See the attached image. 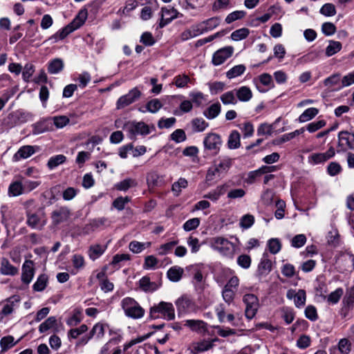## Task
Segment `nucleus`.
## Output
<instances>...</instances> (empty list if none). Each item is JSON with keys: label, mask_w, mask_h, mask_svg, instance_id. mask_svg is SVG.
<instances>
[{"label": "nucleus", "mask_w": 354, "mask_h": 354, "mask_svg": "<svg viewBox=\"0 0 354 354\" xmlns=\"http://www.w3.org/2000/svg\"><path fill=\"white\" fill-rule=\"evenodd\" d=\"M342 48V45L339 41L330 40L328 41V45L326 48V55L327 57H331L333 55L337 53L339 51H340Z\"/></svg>", "instance_id": "nucleus-32"}, {"label": "nucleus", "mask_w": 354, "mask_h": 354, "mask_svg": "<svg viewBox=\"0 0 354 354\" xmlns=\"http://www.w3.org/2000/svg\"><path fill=\"white\" fill-rule=\"evenodd\" d=\"M185 326L194 331L202 332L205 330V323L201 320L188 319L185 321Z\"/></svg>", "instance_id": "nucleus-31"}, {"label": "nucleus", "mask_w": 354, "mask_h": 354, "mask_svg": "<svg viewBox=\"0 0 354 354\" xmlns=\"http://www.w3.org/2000/svg\"><path fill=\"white\" fill-rule=\"evenodd\" d=\"M200 224V219L198 218H193L189 219L183 224V229L186 232L195 230Z\"/></svg>", "instance_id": "nucleus-58"}, {"label": "nucleus", "mask_w": 354, "mask_h": 354, "mask_svg": "<svg viewBox=\"0 0 354 354\" xmlns=\"http://www.w3.org/2000/svg\"><path fill=\"white\" fill-rule=\"evenodd\" d=\"M269 251L272 254H277L281 248V244L278 239H271L268 242Z\"/></svg>", "instance_id": "nucleus-54"}, {"label": "nucleus", "mask_w": 354, "mask_h": 354, "mask_svg": "<svg viewBox=\"0 0 354 354\" xmlns=\"http://www.w3.org/2000/svg\"><path fill=\"white\" fill-rule=\"evenodd\" d=\"M306 242V237L304 234H297L295 236L292 241L291 245L292 247L299 248L302 247Z\"/></svg>", "instance_id": "nucleus-63"}, {"label": "nucleus", "mask_w": 354, "mask_h": 354, "mask_svg": "<svg viewBox=\"0 0 354 354\" xmlns=\"http://www.w3.org/2000/svg\"><path fill=\"white\" fill-rule=\"evenodd\" d=\"M123 129L128 132L131 139L138 135L146 136L150 133L148 125L143 122H129L124 125Z\"/></svg>", "instance_id": "nucleus-6"}, {"label": "nucleus", "mask_w": 354, "mask_h": 354, "mask_svg": "<svg viewBox=\"0 0 354 354\" xmlns=\"http://www.w3.org/2000/svg\"><path fill=\"white\" fill-rule=\"evenodd\" d=\"M162 106V104L158 99H153L147 102L146 109L150 113H155L158 112Z\"/></svg>", "instance_id": "nucleus-47"}, {"label": "nucleus", "mask_w": 354, "mask_h": 354, "mask_svg": "<svg viewBox=\"0 0 354 354\" xmlns=\"http://www.w3.org/2000/svg\"><path fill=\"white\" fill-rule=\"evenodd\" d=\"M245 66L243 64L236 65L226 73L228 79H233L243 74L245 71Z\"/></svg>", "instance_id": "nucleus-40"}, {"label": "nucleus", "mask_w": 354, "mask_h": 354, "mask_svg": "<svg viewBox=\"0 0 354 354\" xmlns=\"http://www.w3.org/2000/svg\"><path fill=\"white\" fill-rule=\"evenodd\" d=\"M27 223L32 228L41 230L46 224V218L44 214H41L40 216L36 214H32L28 215Z\"/></svg>", "instance_id": "nucleus-15"}, {"label": "nucleus", "mask_w": 354, "mask_h": 354, "mask_svg": "<svg viewBox=\"0 0 354 354\" xmlns=\"http://www.w3.org/2000/svg\"><path fill=\"white\" fill-rule=\"evenodd\" d=\"M24 188L22 183L19 180H15L10 183L8 187V196L10 197H17L24 193Z\"/></svg>", "instance_id": "nucleus-25"}, {"label": "nucleus", "mask_w": 354, "mask_h": 354, "mask_svg": "<svg viewBox=\"0 0 354 354\" xmlns=\"http://www.w3.org/2000/svg\"><path fill=\"white\" fill-rule=\"evenodd\" d=\"M184 270L178 266H173L169 269L167 275L168 279L173 282H177L182 278Z\"/></svg>", "instance_id": "nucleus-26"}, {"label": "nucleus", "mask_w": 354, "mask_h": 354, "mask_svg": "<svg viewBox=\"0 0 354 354\" xmlns=\"http://www.w3.org/2000/svg\"><path fill=\"white\" fill-rule=\"evenodd\" d=\"M91 80V75L88 72H83L78 75L77 80L79 82V86L85 88Z\"/></svg>", "instance_id": "nucleus-64"}, {"label": "nucleus", "mask_w": 354, "mask_h": 354, "mask_svg": "<svg viewBox=\"0 0 354 354\" xmlns=\"http://www.w3.org/2000/svg\"><path fill=\"white\" fill-rule=\"evenodd\" d=\"M121 307L127 317L138 319L143 317L145 311L144 308L132 297H125L121 301Z\"/></svg>", "instance_id": "nucleus-2"}, {"label": "nucleus", "mask_w": 354, "mask_h": 354, "mask_svg": "<svg viewBox=\"0 0 354 354\" xmlns=\"http://www.w3.org/2000/svg\"><path fill=\"white\" fill-rule=\"evenodd\" d=\"M335 155V149L333 146H330L324 153H315L311 154L308 156V161L312 165L322 164L333 158Z\"/></svg>", "instance_id": "nucleus-11"}, {"label": "nucleus", "mask_w": 354, "mask_h": 354, "mask_svg": "<svg viewBox=\"0 0 354 354\" xmlns=\"http://www.w3.org/2000/svg\"><path fill=\"white\" fill-rule=\"evenodd\" d=\"M136 185V180L132 178H127L116 184L115 187L121 191H126Z\"/></svg>", "instance_id": "nucleus-51"}, {"label": "nucleus", "mask_w": 354, "mask_h": 354, "mask_svg": "<svg viewBox=\"0 0 354 354\" xmlns=\"http://www.w3.org/2000/svg\"><path fill=\"white\" fill-rule=\"evenodd\" d=\"M211 248L218 251L221 255L232 258L234 253V245L227 239L216 236L212 239Z\"/></svg>", "instance_id": "nucleus-4"}, {"label": "nucleus", "mask_w": 354, "mask_h": 354, "mask_svg": "<svg viewBox=\"0 0 354 354\" xmlns=\"http://www.w3.org/2000/svg\"><path fill=\"white\" fill-rule=\"evenodd\" d=\"M0 272L3 275L15 276L18 273V269L12 266L8 259L2 258L1 260Z\"/></svg>", "instance_id": "nucleus-21"}, {"label": "nucleus", "mask_w": 354, "mask_h": 354, "mask_svg": "<svg viewBox=\"0 0 354 354\" xmlns=\"http://www.w3.org/2000/svg\"><path fill=\"white\" fill-rule=\"evenodd\" d=\"M161 314L167 320H173L175 318V310L171 303L160 301L158 305L150 308L149 315L153 319H156Z\"/></svg>", "instance_id": "nucleus-5"}, {"label": "nucleus", "mask_w": 354, "mask_h": 354, "mask_svg": "<svg viewBox=\"0 0 354 354\" xmlns=\"http://www.w3.org/2000/svg\"><path fill=\"white\" fill-rule=\"evenodd\" d=\"M272 262L268 258L267 254H263V257L259 265V272L261 274H266L271 271Z\"/></svg>", "instance_id": "nucleus-30"}, {"label": "nucleus", "mask_w": 354, "mask_h": 354, "mask_svg": "<svg viewBox=\"0 0 354 354\" xmlns=\"http://www.w3.org/2000/svg\"><path fill=\"white\" fill-rule=\"evenodd\" d=\"M243 301L245 304V317L248 319H252L256 315L259 309V299L254 294H245L243 296Z\"/></svg>", "instance_id": "nucleus-7"}, {"label": "nucleus", "mask_w": 354, "mask_h": 354, "mask_svg": "<svg viewBox=\"0 0 354 354\" xmlns=\"http://www.w3.org/2000/svg\"><path fill=\"white\" fill-rule=\"evenodd\" d=\"M35 274L34 263L31 260H26L22 266L21 281L29 284Z\"/></svg>", "instance_id": "nucleus-13"}, {"label": "nucleus", "mask_w": 354, "mask_h": 354, "mask_svg": "<svg viewBox=\"0 0 354 354\" xmlns=\"http://www.w3.org/2000/svg\"><path fill=\"white\" fill-rule=\"evenodd\" d=\"M222 296L224 301L228 304H230L234 301L235 290L227 287H224L222 291Z\"/></svg>", "instance_id": "nucleus-59"}, {"label": "nucleus", "mask_w": 354, "mask_h": 354, "mask_svg": "<svg viewBox=\"0 0 354 354\" xmlns=\"http://www.w3.org/2000/svg\"><path fill=\"white\" fill-rule=\"evenodd\" d=\"M240 134L236 130H234L230 134L227 145L231 149H237L240 146Z\"/></svg>", "instance_id": "nucleus-38"}, {"label": "nucleus", "mask_w": 354, "mask_h": 354, "mask_svg": "<svg viewBox=\"0 0 354 354\" xmlns=\"http://www.w3.org/2000/svg\"><path fill=\"white\" fill-rule=\"evenodd\" d=\"M66 160L65 156L62 154L52 156L48 162V167L50 169H53L61 164H63Z\"/></svg>", "instance_id": "nucleus-42"}, {"label": "nucleus", "mask_w": 354, "mask_h": 354, "mask_svg": "<svg viewBox=\"0 0 354 354\" xmlns=\"http://www.w3.org/2000/svg\"><path fill=\"white\" fill-rule=\"evenodd\" d=\"M221 137L216 133H207L203 140L204 147L213 154H217L222 146Z\"/></svg>", "instance_id": "nucleus-9"}, {"label": "nucleus", "mask_w": 354, "mask_h": 354, "mask_svg": "<svg viewBox=\"0 0 354 354\" xmlns=\"http://www.w3.org/2000/svg\"><path fill=\"white\" fill-rule=\"evenodd\" d=\"M341 165L337 162H331L327 167V172L330 176H335L342 171Z\"/></svg>", "instance_id": "nucleus-60"}, {"label": "nucleus", "mask_w": 354, "mask_h": 354, "mask_svg": "<svg viewBox=\"0 0 354 354\" xmlns=\"http://www.w3.org/2000/svg\"><path fill=\"white\" fill-rule=\"evenodd\" d=\"M236 99L240 102H249L253 96L252 90L246 86H242L236 89H234Z\"/></svg>", "instance_id": "nucleus-20"}, {"label": "nucleus", "mask_w": 354, "mask_h": 354, "mask_svg": "<svg viewBox=\"0 0 354 354\" xmlns=\"http://www.w3.org/2000/svg\"><path fill=\"white\" fill-rule=\"evenodd\" d=\"M139 288L144 292H153L161 285L160 283L151 281L147 276L142 277L138 281Z\"/></svg>", "instance_id": "nucleus-17"}, {"label": "nucleus", "mask_w": 354, "mask_h": 354, "mask_svg": "<svg viewBox=\"0 0 354 354\" xmlns=\"http://www.w3.org/2000/svg\"><path fill=\"white\" fill-rule=\"evenodd\" d=\"M221 101L225 105L233 104L235 105L237 103V99L234 89L232 91H227L222 94L220 97Z\"/></svg>", "instance_id": "nucleus-37"}, {"label": "nucleus", "mask_w": 354, "mask_h": 354, "mask_svg": "<svg viewBox=\"0 0 354 354\" xmlns=\"http://www.w3.org/2000/svg\"><path fill=\"white\" fill-rule=\"evenodd\" d=\"M337 152L354 149V133L340 131L338 133Z\"/></svg>", "instance_id": "nucleus-10"}, {"label": "nucleus", "mask_w": 354, "mask_h": 354, "mask_svg": "<svg viewBox=\"0 0 354 354\" xmlns=\"http://www.w3.org/2000/svg\"><path fill=\"white\" fill-rule=\"evenodd\" d=\"M178 241H172L165 244L161 245L158 248V254L160 255H165L170 252L177 244Z\"/></svg>", "instance_id": "nucleus-53"}, {"label": "nucleus", "mask_w": 354, "mask_h": 354, "mask_svg": "<svg viewBox=\"0 0 354 354\" xmlns=\"http://www.w3.org/2000/svg\"><path fill=\"white\" fill-rule=\"evenodd\" d=\"M338 348L342 354H348L351 350V344L348 339L344 338L339 342Z\"/></svg>", "instance_id": "nucleus-62"}, {"label": "nucleus", "mask_w": 354, "mask_h": 354, "mask_svg": "<svg viewBox=\"0 0 354 354\" xmlns=\"http://www.w3.org/2000/svg\"><path fill=\"white\" fill-rule=\"evenodd\" d=\"M259 82L268 88H272L274 86L272 76L268 73H263L259 76Z\"/></svg>", "instance_id": "nucleus-61"}, {"label": "nucleus", "mask_w": 354, "mask_h": 354, "mask_svg": "<svg viewBox=\"0 0 354 354\" xmlns=\"http://www.w3.org/2000/svg\"><path fill=\"white\" fill-rule=\"evenodd\" d=\"M147 182L149 187H160L164 185V176L156 171L148 173Z\"/></svg>", "instance_id": "nucleus-22"}, {"label": "nucleus", "mask_w": 354, "mask_h": 354, "mask_svg": "<svg viewBox=\"0 0 354 354\" xmlns=\"http://www.w3.org/2000/svg\"><path fill=\"white\" fill-rule=\"evenodd\" d=\"M192 82L190 77L186 74H180L175 76L173 79V84L177 88L187 87V84Z\"/></svg>", "instance_id": "nucleus-33"}, {"label": "nucleus", "mask_w": 354, "mask_h": 354, "mask_svg": "<svg viewBox=\"0 0 354 354\" xmlns=\"http://www.w3.org/2000/svg\"><path fill=\"white\" fill-rule=\"evenodd\" d=\"M176 306L179 313H187L194 308L193 301L187 297H182L176 301Z\"/></svg>", "instance_id": "nucleus-19"}, {"label": "nucleus", "mask_w": 354, "mask_h": 354, "mask_svg": "<svg viewBox=\"0 0 354 354\" xmlns=\"http://www.w3.org/2000/svg\"><path fill=\"white\" fill-rule=\"evenodd\" d=\"M306 295L304 290L300 289L294 295V302L297 308L304 306L306 303Z\"/></svg>", "instance_id": "nucleus-43"}, {"label": "nucleus", "mask_w": 354, "mask_h": 354, "mask_svg": "<svg viewBox=\"0 0 354 354\" xmlns=\"http://www.w3.org/2000/svg\"><path fill=\"white\" fill-rule=\"evenodd\" d=\"M19 301V297L17 295H14L5 301V304L3 306L1 312L3 316H8L12 313L14 311L15 303H18Z\"/></svg>", "instance_id": "nucleus-23"}, {"label": "nucleus", "mask_w": 354, "mask_h": 354, "mask_svg": "<svg viewBox=\"0 0 354 354\" xmlns=\"http://www.w3.org/2000/svg\"><path fill=\"white\" fill-rule=\"evenodd\" d=\"M88 17L87 9H81L77 15L73 20L63 28L59 30L54 35L48 38V40H53V42H57L59 40H62L66 38L69 34L80 28L86 21Z\"/></svg>", "instance_id": "nucleus-1"}, {"label": "nucleus", "mask_w": 354, "mask_h": 354, "mask_svg": "<svg viewBox=\"0 0 354 354\" xmlns=\"http://www.w3.org/2000/svg\"><path fill=\"white\" fill-rule=\"evenodd\" d=\"M221 106L218 102L212 104L205 111L204 115L209 120L216 118L221 113Z\"/></svg>", "instance_id": "nucleus-28"}, {"label": "nucleus", "mask_w": 354, "mask_h": 354, "mask_svg": "<svg viewBox=\"0 0 354 354\" xmlns=\"http://www.w3.org/2000/svg\"><path fill=\"white\" fill-rule=\"evenodd\" d=\"M192 130L194 132H203L209 126L208 123L203 118H194L191 121Z\"/></svg>", "instance_id": "nucleus-34"}, {"label": "nucleus", "mask_w": 354, "mask_h": 354, "mask_svg": "<svg viewBox=\"0 0 354 354\" xmlns=\"http://www.w3.org/2000/svg\"><path fill=\"white\" fill-rule=\"evenodd\" d=\"M344 291L341 288H337L335 291L332 292L327 297V301L332 304H337L342 296L343 295Z\"/></svg>", "instance_id": "nucleus-49"}, {"label": "nucleus", "mask_w": 354, "mask_h": 354, "mask_svg": "<svg viewBox=\"0 0 354 354\" xmlns=\"http://www.w3.org/2000/svg\"><path fill=\"white\" fill-rule=\"evenodd\" d=\"M220 18L214 17L209 18L205 21H203L196 25L199 29L201 34L202 35L205 32H209L216 28L220 24Z\"/></svg>", "instance_id": "nucleus-14"}, {"label": "nucleus", "mask_w": 354, "mask_h": 354, "mask_svg": "<svg viewBox=\"0 0 354 354\" xmlns=\"http://www.w3.org/2000/svg\"><path fill=\"white\" fill-rule=\"evenodd\" d=\"M17 342H15L12 336L3 337L0 341V345L3 351H7L14 346Z\"/></svg>", "instance_id": "nucleus-55"}, {"label": "nucleus", "mask_w": 354, "mask_h": 354, "mask_svg": "<svg viewBox=\"0 0 354 354\" xmlns=\"http://www.w3.org/2000/svg\"><path fill=\"white\" fill-rule=\"evenodd\" d=\"M106 246L95 244L89 248L88 256L92 260L99 258L106 250Z\"/></svg>", "instance_id": "nucleus-29"}, {"label": "nucleus", "mask_w": 354, "mask_h": 354, "mask_svg": "<svg viewBox=\"0 0 354 354\" xmlns=\"http://www.w3.org/2000/svg\"><path fill=\"white\" fill-rule=\"evenodd\" d=\"M188 182L184 178H180L178 181L175 182L171 187V191L174 196H178L182 192L183 189L187 187Z\"/></svg>", "instance_id": "nucleus-39"}, {"label": "nucleus", "mask_w": 354, "mask_h": 354, "mask_svg": "<svg viewBox=\"0 0 354 354\" xmlns=\"http://www.w3.org/2000/svg\"><path fill=\"white\" fill-rule=\"evenodd\" d=\"M141 91L138 87L131 89L128 93L122 95L116 102V109H122L138 100L141 96Z\"/></svg>", "instance_id": "nucleus-8"}, {"label": "nucleus", "mask_w": 354, "mask_h": 354, "mask_svg": "<svg viewBox=\"0 0 354 354\" xmlns=\"http://www.w3.org/2000/svg\"><path fill=\"white\" fill-rule=\"evenodd\" d=\"M207 86L212 95H216L225 89V84L222 82H208Z\"/></svg>", "instance_id": "nucleus-45"}, {"label": "nucleus", "mask_w": 354, "mask_h": 354, "mask_svg": "<svg viewBox=\"0 0 354 354\" xmlns=\"http://www.w3.org/2000/svg\"><path fill=\"white\" fill-rule=\"evenodd\" d=\"M48 282V277L45 274H40L35 283L32 286V288L36 292L43 291L47 286Z\"/></svg>", "instance_id": "nucleus-35"}, {"label": "nucleus", "mask_w": 354, "mask_h": 354, "mask_svg": "<svg viewBox=\"0 0 354 354\" xmlns=\"http://www.w3.org/2000/svg\"><path fill=\"white\" fill-rule=\"evenodd\" d=\"M51 120L57 129H62L66 127L70 122L69 118L66 115H59L53 117Z\"/></svg>", "instance_id": "nucleus-50"}, {"label": "nucleus", "mask_w": 354, "mask_h": 354, "mask_svg": "<svg viewBox=\"0 0 354 354\" xmlns=\"http://www.w3.org/2000/svg\"><path fill=\"white\" fill-rule=\"evenodd\" d=\"M320 13L326 17H332L336 14V9L332 3H325L320 9Z\"/></svg>", "instance_id": "nucleus-56"}, {"label": "nucleus", "mask_w": 354, "mask_h": 354, "mask_svg": "<svg viewBox=\"0 0 354 354\" xmlns=\"http://www.w3.org/2000/svg\"><path fill=\"white\" fill-rule=\"evenodd\" d=\"M201 32L197 25L192 26L189 29H187L184 30L180 34V39L183 41H187L192 38L196 37L198 35H201Z\"/></svg>", "instance_id": "nucleus-36"}, {"label": "nucleus", "mask_w": 354, "mask_h": 354, "mask_svg": "<svg viewBox=\"0 0 354 354\" xmlns=\"http://www.w3.org/2000/svg\"><path fill=\"white\" fill-rule=\"evenodd\" d=\"M57 319L55 317H50L39 326V331L41 333H45L56 325Z\"/></svg>", "instance_id": "nucleus-44"}, {"label": "nucleus", "mask_w": 354, "mask_h": 354, "mask_svg": "<svg viewBox=\"0 0 354 354\" xmlns=\"http://www.w3.org/2000/svg\"><path fill=\"white\" fill-rule=\"evenodd\" d=\"M35 153L33 147L26 145L21 147L13 156L15 161H19L21 159H26L32 156Z\"/></svg>", "instance_id": "nucleus-24"}, {"label": "nucleus", "mask_w": 354, "mask_h": 354, "mask_svg": "<svg viewBox=\"0 0 354 354\" xmlns=\"http://www.w3.org/2000/svg\"><path fill=\"white\" fill-rule=\"evenodd\" d=\"M64 68L63 61L60 59H55L49 63L48 71L51 74H57Z\"/></svg>", "instance_id": "nucleus-41"}, {"label": "nucleus", "mask_w": 354, "mask_h": 354, "mask_svg": "<svg viewBox=\"0 0 354 354\" xmlns=\"http://www.w3.org/2000/svg\"><path fill=\"white\" fill-rule=\"evenodd\" d=\"M318 113L319 110L317 108H308L299 115L298 121L300 123L308 122L314 118Z\"/></svg>", "instance_id": "nucleus-27"}, {"label": "nucleus", "mask_w": 354, "mask_h": 354, "mask_svg": "<svg viewBox=\"0 0 354 354\" xmlns=\"http://www.w3.org/2000/svg\"><path fill=\"white\" fill-rule=\"evenodd\" d=\"M231 160L223 158L214 162V164L208 169L206 179L211 181L221 178L231 167Z\"/></svg>", "instance_id": "nucleus-3"}, {"label": "nucleus", "mask_w": 354, "mask_h": 354, "mask_svg": "<svg viewBox=\"0 0 354 354\" xmlns=\"http://www.w3.org/2000/svg\"><path fill=\"white\" fill-rule=\"evenodd\" d=\"M70 216V211L66 207H59L52 213V220L55 225L66 221Z\"/></svg>", "instance_id": "nucleus-16"}, {"label": "nucleus", "mask_w": 354, "mask_h": 354, "mask_svg": "<svg viewBox=\"0 0 354 354\" xmlns=\"http://www.w3.org/2000/svg\"><path fill=\"white\" fill-rule=\"evenodd\" d=\"M234 53L232 46H225L216 50L212 56V62L214 66L223 64Z\"/></svg>", "instance_id": "nucleus-12"}, {"label": "nucleus", "mask_w": 354, "mask_h": 354, "mask_svg": "<svg viewBox=\"0 0 354 354\" xmlns=\"http://www.w3.org/2000/svg\"><path fill=\"white\" fill-rule=\"evenodd\" d=\"M250 33L249 29L246 28H242L234 30L231 34V38L234 41H240L245 39Z\"/></svg>", "instance_id": "nucleus-46"}, {"label": "nucleus", "mask_w": 354, "mask_h": 354, "mask_svg": "<svg viewBox=\"0 0 354 354\" xmlns=\"http://www.w3.org/2000/svg\"><path fill=\"white\" fill-rule=\"evenodd\" d=\"M254 223V217L251 214H245L241 217L239 225L243 229H248L252 226Z\"/></svg>", "instance_id": "nucleus-48"}, {"label": "nucleus", "mask_w": 354, "mask_h": 354, "mask_svg": "<svg viewBox=\"0 0 354 354\" xmlns=\"http://www.w3.org/2000/svg\"><path fill=\"white\" fill-rule=\"evenodd\" d=\"M161 12L163 13L164 17H167L171 21L178 17V12L174 8H162Z\"/></svg>", "instance_id": "nucleus-57"}, {"label": "nucleus", "mask_w": 354, "mask_h": 354, "mask_svg": "<svg viewBox=\"0 0 354 354\" xmlns=\"http://www.w3.org/2000/svg\"><path fill=\"white\" fill-rule=\"evenodd\" d=\"M245 12L243 10H236L230 13L225 18V21L227 24H231L233 21L241 19L245 15Z\"/></svg>", "instance_id": "nucleus-52"}, {"label": "nucleus", "mask_w": 354, "mask_h": 354, "mask_svg": "<svg viewBox=\"0 0 354 354\" xmlns=\"http://www.w3.org/2000/svg\"><path fill=\"white\" fill-rule=\"evenodd\" d=\"M32 127L33 134H40L52 130L53 123L50 118H46L36 122Z\"/></svg>", "instance_id": "nucleus-18"}]
</instances>
